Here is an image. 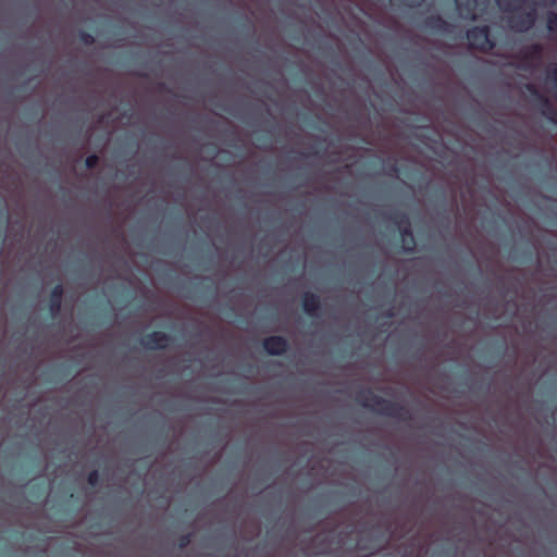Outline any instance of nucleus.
<instances>
[{
    "label": "nucleus",
    "instance_id": "ddd939ff",
    "mask_svg": "<svg viewBox=\"0 0 557 557\" xmlns=\"http://www.w3.org/2000/svg\"><path fill=\"white\" fill-rule=\"evenodd\" d=\"M536 107L541 114L545 116L549 122L557 123V111L547 97L542 98V101H540Z\"/></svg>",
    "mask_w": 557,
    "mask_h": 557
},
{
    "label": "nucleus",
    "instance_id": "9d476101",
    "mask_svg": "<svg viewBox=\"0 0 557 557\" xmlns=\"http://www.w3.org/2000/svg\"><path fill=\"white\" fill-rule=\"evenodd\" d=\"M63 294L64 288L62 284H57L50 292L49 311L52 317H55L61 312Z\"/></svg>",
    "mask_w": 557,
    "mask_h": 557
},
{
    "label": "nucleus",
    "instance_id": "20e7f679",
    "mask_svg": "<svg viewBox=\"0 0 557 557\" xmlns=\"http://www.w3.org/2000/svg\"><path fill=\"white\" fill-rule=\"evenodd\" d=\"M388 219L399 228L404 251L408 253L413 252L417 244L408 215L401 212H394L388 216Z\"/></svg>",
    "mask_w": 557,
    "mask_h": 557
},
{
    "label": "nucleus",
    "instance_id": "7ed1b4c3",
    "mask_svg": "<svg viewBox=\"0 0 557 557\" xmlns=\"http://www.w3.org/2000/svg\"><path fill=\"white\" fill-rule=\"evenodd\" d=\"M466 37L470 47L481 52H488L496 46V42L491 38V32L487 25L469 28L466 33Z\"/></svg>",
    "mask_w": 557,
    "mask_h": 557
},
{
    "label": "nucleus",
    "instance_id": "4be33fe9",
    "mask_svg": "<svg viewBox=\"0 0 557 557\" xmlns=\"http://www.w3.org/2000/svg\"><path fill=\"white\" fill-rule=\"evenodd\" d=\"M385 315H386L387 318H393V317H394V312H393V310H392V309H389V310L385 313Z\"/></svg>",
    "mask_w": 557,
    "mask_h": 557
},
{
    "label": "nucleus",
    "instance_id": "39448f33",
    "mask_svg": "<svg viewBox=\"0 0 557 557\" xmlns=\"http://www.w3.org/2000/svg\"><path fill=\"white\" fill-rule=\"evenodd\" d=\"M544 54L543 45L535 42L527 46L521 52V62L517 65L518 69L530 71L539 69Z\"/></svg>",
    "mask_w": 557,
    "mask_h": 557
},
{
    "label": "nucleus",
    "instance_id": "0eeeda50",
    "mask_svg": "<svg viewBox=\"0 0 557 557\" xmlns=\"http://www.w3.org/2000/svg\"><path fill=\"white\" fill-rule=\"evenodd\" d=\"M455 2L461 17L469 21H475L478 11L484 10L487 5V0H455Z\"/></svg>",
    "mask_w": 557,
    "mask_h": 557
},
{
    "label": "nucleus",
    "instance_id": "4468645a",
    "mask_svg": "<svg viewBox=\"0 0 557 557\" xmlns=\"http://www.w3.org/2000/svg\"><path fill=\"white\" fill-rule=\"evenodd\" d=\"M545 24L549 33H557V13L554 11L546 12Z\"/></svg>",
    "mask_w": 557,
    "mask_h": 557
},
{
    "label": "nucleus",
    "instance_id": "2eb2a0df",
    "mask_svg": "<svg viewBox=\"0 0 557 557\" xmlns=\"http://www.w3.org/2000/svg\"><path fill=\"white\" fill-rule=\"evenodd\" d=\"M525 90L535 99L536 104L540 101H542V98L546 97L539 91V89L536 88V86L534 84H531V83L525 85Z\"/></svg>",
    "mask_w": 557,
    "mask_h": 557
},
{
    "label": "nucleus",
    "instance_id": "f3484780",
    "mask_svg": "<svg viewBox=\"0 0 557 557\" xmlns=\"http://www.w3.org/2000/svg\"><path fill=\"white\" fill-rule=\"evenodd\" d=\"M87 482L90 486L96 487L99 485L100 482V474L98 470H91L88 473Z\"/></svg>",
    "mask_w": 557,
    "mask_h": 557
},
{
    "label": "nucleus",
    "instance_id": "6e6552de",
    "mask_svg": "<svg viewBox=\"0 0 557 557\" xmlns=\"http://www.w3.org/2000/svg\"><path fill=\"white\" fill-rule=\"evenodd\" d=\"M262 346L270 356H282L289 348L288 341L280 335H272L264 338Z\"/></svg>",
    "mask_w": 557,
    "mask_h": 557
},
{
    "label": "nucleus",
    "instance_id": "1a4fd4ad",
    "mask_svg": "<svg viewBox=\"0 0 557 557\" xmlns=\"http://www.w3.org/2000/svg\"><path fill=\"white\" fill-rule=\"evenodd\" d=\"M423 27L436 34H448L450 30V24L438 14L426 16Z\"/></svg>",
    "mask_w": 557,
    "mask_h": 557
},
{
    "label": "nucleus",
    "instance_id": "f03ea898",
    "mask_svg": "<svg viewBox=\"0 0 557 557\" xmlns=\"http://www.w3.org/2000/svg\"><path fill=\"white\" fill-rule=\"evenodd\" d=\"M504 13H516L508 17V25L518 33L529 32L536 22V10L531 8L528 11L518 13L527 0H495Z\"/></svg>",
    "mask_w": 557,
    "mask_h": 557
},
{
    "label": "nucleus",
    "instance_id": "9b49d317",
    "mask_svg": "<svg viewBox=\"0 0 557 557\" xmlns=\"http://www.w3.org/2000/svg\"><path fill=\"white\" fill-rule=\"evenodd\" d=\"M302 309L310 317L318 315L321 309L320 297L314 293L306 292L302 296Z\"/></svg>",
    "mask_w": 557,
    "mask_h": 557
},
{
    "label": "nucleus",
    "instance_id": "412c9836",
    "mask_svg": "<svg viewBox=\"0 0 557 557\" xmlns=\"http://www.w3.org/2000/svg\"><path fill=\"white\" fill-rule=\"evenodd\" d=\"M556 0H540V3L543 5L550 4L553 5Z\"/></svg>",
    "mask_w": 557,
    "mask_h": 557
},
{
    "label": "nucleus",
    "instance_id": "f8f14e48",
    "mask_svg": "<svg viewBox=\"0 0 557 557\" xmlns=\"http://www.w3.org/2000/svg\"><path fill=\"white\" fill-rule=\"evenodd\" d=\"M544 81L547 91L557 101V62H552L547 65Z\"/></svg>",
    "mask_w": 557,
    "mask_h": 557
},
{
    "label": "nucleus",
    "instance_id": "423d86ee",
    "mask_svg": "<svg viewBox=\"0 0 557 557\" xmlns=\"http://www.w3.org/2000/svg\"><path fill=\"white\" fill-rule=\"evenodd\" d=\"M172 337L161 331H152L140 338V345L149 350L164 349L171 343Z\"/></svg>",
    "mask_w": 557,
    "mask_h": 557
},
{
    "label": "nucleus",
    "instance_id": "6ab92c4d",
    "mask_svg": "<svg viewBox=\"0 0 557 557\" xmlns=\"http://www.w3.org/2000/svg\"><path fill=\"white\" fill-rule=\"evenodd\" d=\"M99 163V157L97 154H90L85 159V166L89 170L95 169Z\"/></svg>",
    "mask_w": 557,
    "mask_h": 557
},
{
    "label": "nucleus",
    "instance_id": "aec40b11",
    "mask_svg": "<svg viewBox=\"0 0 557 557\" xmlns=\"http://www.w3.org/2000/svg\"><path fill=\"white\" fill-rule=\"evenodd\" d=\"M389 172L391 174L393 175H397L399 173V168H398V164L396 162H393L391 165H389Z\"/></svg>",
    "mask_w": 557,
    "mask_h": 557
},
{
    "label": "nucleus",
    "instance_id": "dca6fc26",
    "mask_svg": "<svg viewBox=\"0 0 557 557\" xmlns=\"http://www.w3.org/2000/svg\"><path fill=\"white\" fill-rule=\"evenodd\" d=\"M78 38L85 46H91L95 42V37L86 30H79Z\"/></svg>",
    "mask_w": 557,
    "mask_h": 557
},
{
    "label": "nucleus",
    "instance_id": "f257e3e1",
    "mask_svg": "<svg viewBox=\"0 0 557 557\" xmlns=\"http://www.w3.org/2000/svg\"><path fill=\"white\" fill-rule=\"evenodd\" d=\"M355 400L361 407L384 417L396 418L403 421H410L412 418L410 410L406 406L377 396L371 388L359 389L355 395Z\"/></svg>",
    "mask_w": 557,
    "mask_h": 557
},
{
    "label": "nucleus",
    "instance_id": "a211bd4d",
    "mask_svg": "<svg viewBox=\"0 0 557 557\" xmlns=\"http://www.w3.org/2000/svg\"><path fill=\"white\" fill-rule=\"evenodd\" d=\"M191 533L183 534L177 539V547L185 549L191 543Z\"/></svg>",
    "mask_w": 557,
    "mask_h": 557
}]
</instances>
